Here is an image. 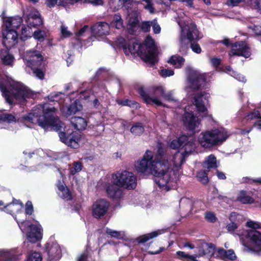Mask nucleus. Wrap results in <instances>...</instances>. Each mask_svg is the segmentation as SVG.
<instances>
[{"instance_id":"1","label":"nucleus","mask_w":261,"mask_h":261,"mask_svg":"<svg viewBox=\"0 0 261 261\" xmlns=\"http://www.w3.org/2000/svg\"><path fill=\"white\" fill-rule=\"evenodd\" d=\"M56 109L48 103L39 105L33 112L18 117V123H37L44 130L59 131L62 127L61 122L55 116Z\"/></svg>"},{"instance_id":"4","label":"nucleus","mask_w":261,"mask_h":261,"mask_svg":"<svg viewBox=\"0 0 261 261\" xmlns=\"http://www.w3.org/2000/svg\"><path fill=\"white\" fill-rule=\"evenodd\" d=\"M228 137L224 129H215L201 133L198 137V141L202 147L211 148L221 145Z\"/></svg>"},{"instance_id":"33","label":"nucleus","mask_w":261,"mask_h":261,"mask_svg":"<svg viewBox=\"0 0 261 261\" xmlns=\"http://www.w3.org/2000/svg\"><path fill=\"white\" fill-rule=\"evenodd\" d=\"M237 199L243 204H251L254 202L253 198L244 190L240 192Z\"/></svg>"},{"instance_id":"26","label":"nucleus","mask_w":261,"mask_h":261,"mask_svg":"<svg viewBox=\"0 0 261 261\" xmlns=\"http://www.w3.org/2000/svg\"><path fill=\"white\" fill-rule=\"evenodd\" d=\"M82 109L83 106L81 101L79 99H76L67 107L65 115L66 117L71 116L81 111Z\"/></svg>"},{"instance_id":"55","label":"nucleus","mask_w":261,"mask_h":261,"mask_svg":"<svg viewBox=\"0 0 261 261\" xmlns=\"http://www.w3.org/2000/svg\"><path fill=\"white\" fill-rule=\"evenodd\" d=\"M45 4L49 8L55 7L56 4H58L59 6L63 5L61 0L59 1V0H46Z\"/></svg>"},{"instance_id":"2","label":"nucleus","mask_w":261,"mask_h":261,"mask_svg":"<svg viewBox=\"0 0 261 261\" xmlns=\"http://www.w3.org/2000/svg\"><path fill=\"white\" fill-rule=\"evenodd\" d=\"M0 90L10 105L16 103L24 105L27 98L34 96L33 92L28 87L18 82L10 83L7 76L0 75Z\"/></svg>"},{"instance_id":"64","label":"nucleus","mask_w":261,"mask_h":261,"mask_svg":"<svg viewBox=\"0 0 261 261\" xmlns=\"http://www.w3.org/2000/svg\"><path fill=\"white\" fill-rule=\"evenodd\" d=\"M248 119H253L258 118L259 119L261 117L260 112L258 111H254L250 113L248 115Z\"/></svg>"},{"instance_id":"44","label":"nucleus","mask_w":261,"mask_h":261,"mask_svg":"<svg viewBox=\"0 0 261 261\" xmlns=\"http://www.w3.org/2000/svg\"><path fill=\"white\" fill-rule=\"evenodd\" d=\"M117 103L119 105L128 106L130 108H137V105L138 104V103L136 101L131 100L128 99L117 100Z\"/></svg>"},{"instance_id":"16","label":"nucleus","mask_w":261,"mask_h":261,"mask_svg":"<svg viewBox=\"0 0 261 261\" xmlns=\"http://www.w3.org/2000/svg\"><path fill=\"white\" fill-rule=\"evenodd\" d=\"M190 87L193 90H199L203 88L206 83L205 75L196 72L191 73L188 77Z\"/></svg>"},{"instance_id":"10","label":"nucleus","mask_w":261,"mask_h":261,"mask_svg":"<svg viewBox=\"0 0 261 261\" xmlns=\"http://www.w3.org/2000/svg\"><path fill=\"white\" fill-rule=\"evenodd\" d=\"M181 121L186 129L192 133L195 132V129L200 124V120L192 111L188 112L185 109L184 113L181 117Z\"/></svg>"},{"instance_id":"35","label":"nucleus","mask_w":261,"mask_h":261,"mask_svg":"<svg viewBox=\"0 0 261 261\" xmlns=\"http://www.w3.org/2000/svg\"><path fill=\"white\" fill-rule=\"evenodd\" d=\"M111 26L117 29H121L124 28L123 20L119 13L115 14L112 21L111 22Z\"/></svg>"},{"instance_id":"22","label":"nucleus","mask_w":261,"mask_h":261,"mask_svg":"<svg viewBox=\"0 0 261 261\" xmlns=\"http://www.w3.org/2000/svg\"><path fill=\"white\" fill-rule=\"evenodd\" d=\"M216 256L224 260L233 261L237 256L232 249L225 250L222 248H219L216 252Z\"/></svg>"},{"instance_id":"34","label":"nucleus","mask_w":261,"mask_h":261,"mask_svg":"<svg viewBox=\"0 0 261 261\" xmlns=\"http://www.w3.org/2000/svg\"><path fill=\"white\" fill-rule=\"evenodd\" d=\"M153 91L154 93H158L167 101H174L172 94L170 93H165V90L162 86H155L153 87Z\"/></svg>"},{"instance_id":"59","label":"nucleus","mask_w":261,"mask_h":261,"mask_svg":"<svg viewBox=\"0 0 261 261\" xmlns=\"http://www.w3.org/2000/svg\"><path fill=\"white\" fill-rule=\"evenodd\" d=\"M29 30L28 29L23 26L21 28V35L20 36V39L23 41H25L28 38L31 37L30 35L27 34V32Z\"/></svg>"},{"instance_id":"25","label":"nucleus","mask_w":261,"mask_h":261,"mask_svg":"<svg viewBox=\"0 0 261 261\" xmlns=\"http://www.w3.org/2000/svg\"><path fill=\"white\" fill-rule=\"evenodd\" d=\"M10 49H2L0 50V59L2 63L5 65H12L14 60V56L10 54Z\"/></svg>"},{"instance_id":"3","label":"nucleus","mask_w":261,"mask_h":261,"mask_svg":"<svg viewBox=\"0 0 261 261\" xmlns=\"http://www.w3.org/2000/svg\"><path fill=\"white\" fill-rule=\"evenodd\" d=\"M169 166L168 160L165 156V152L162 147H158L157 152L153 156V152L147 150L143 156L142 159L138 161L135 164V168L137 172H146L150 171L152 168L157 166V164H166Z\"/></svg>"},{"instance_id":"36","label":"nucleus","mask_w":261,"mask_h":261,"mask_svg":"<svg viewBox=\"0 0 261 261\" xmlns=\"http://www.w3.org/2000/svg\"><path fill=\"white\" fill-rule=\"evenodd\" d=\"M18 116L11 113H3L0 115V121L13 123L17 122Z\"/></svg>"},{"instance_id":"50","label":"nucleus","mask_w":261,"mask_h":261,"mask_svg":"<svg viewBox=\"0 0 261 261\" xmlns=\"http://www.w3.org/2000/svg\"><path fill=\"white\" fill-rule=\"evenodd\" d=\"M192 152H190L187 150H184V151L181 153V156L179 159V163L177 165L176 163H174L175 166L176 167H180L185 162L186 158L192 153Z\"/></svg>"},{"instance_id":"17","label":"nucleus","mask_w":261,"mask_h":261,"mask_svg":"<svg viewBox=\"0 0 261 261\" xmlns=\"http://www.w3.org/2000/svg\"><path fill=\"white\" fill-rule=\"evenodd\" d=\"M209 97V93L204 91L200 92L194 95L193 97V103L196 106L197 111L199 113H204L207 111L203 99L208 102Z\"/></svg>"},{"instance_id":"40","label":"nucleus","mask_w":261,"mask_h":261,"mask_svg":"<svg viewBox=\"0 0 261 261\" xmlns=\"http://www.w3.org/2000/svg\"><path fill=\"white\" fill-rule=\"evenodd\" d=\"M130 132L135 136H140L144 132V127L141 122H136L132 126Z\"/></svg>"},{"instance_id":"5","label":"nucleus","mask_w":261,"mask_h":261,"mask_svg":"<svg viewBox=\"0 0 261 261\" xmlns=\"http://www.w3.org/2000/svg\"><path fill=\"white\" fill-rule=\"evenodd\" d=\"M157 164V166L152 167L150 171L146 172H138L145 175L153 174L155 176L154 181L160 188L167 186L170 180V175L168 173L169 166L166 164Z\"/></svg>"},{"instance_id":"45","label":"nucleus","mask_w":261,"mask_h":261,"mask_svg":"<svg viewBox=\"0 0 261 261\" xmlns=\"http://www.w3.org/2000/svg\"><path fill=\"white\" fill-rule=\"evenodd\" d=\"M195 146V143L193 141H189V138L187 136L186 139L183 142L182 145V149L184 150H187L190 151V152H193Z\"/></svg>"},{"instance_id":"18","label":"nucleus","mask_w":261,"mask_h":261,"mask_svg":"<svg viewBox=\"0 0 261 261\" xmlns=\"http://www.w3.org/2000/svg\"><path fill=\"white\" fill-rule=\"evenodd\" d=\"M140 58L146 63L149 64L150 66H154L158 62V52L157 48H151L147 51L143 50L141 52Z\"/></svg>"},{"instance_id":"48","label":"nucleus","mask_w":261,"mask_h":261,"mask_svg":"<svg viewBox=\"0 0 261 261\" xmlns=\"http://www.w3.org/2000/svg\"><path fill=\"white\" fill-rule=\"evenodd\" d=\"M204 218L207 222L210 223H215L217 220L214 212L209 211L205 213Z\"/></svg>"},{"instance_id":"37","label":"nucleus","mask_w":261,"mask_h":261,"mask_svg":"<svg viewBox=\"0 0 261 261\" xmlns=\"http://www.w3.org/2000/svg\"><path fill=\"white\" fill-rule=\"evenodd\" d=\"M18 256L11 252L0 250V261H17Z\"/></svg>"},{"instance_id":"27","label":"nucleus","mask_w":261,"mask_h":261,"mask_svg":"<svg viewBox=\"0 0 261 261\" xmlns=\"http://www.w3.org/2000/svg\"><path fill=\"white\" fill-rule=\"evenodd\" d=\"M47 63L46 62L39 64L36 67H32L31 69L33 71L34 74L39 79L43 80L44 79L45 72L46 71Z\"/></svg>"},{"instance_id":"6","label":"nucleus","mask_w":261,"mask_h":261,"mask_svg":"<svg viewBox=\"0 0 261 261\" xmlns=\"http://www.w3.org/2000/svg\"><path fill=\"white\" fill-rule=\"evenodd\" d=\"M114 180L117 185L127 190L135 189L137 187V177L131 172L126 170L118 172Z\"/></svg>"},{"instance_id":"32","label":"nucleus","mask_w":261,"mask_h":261,"mask_svg":"<svg viewBox=\"0 0 261 261\" xmlns=\"http://www.w3.org/2000/svg\"><path fill=\"white\" fill-rule=\"evenodd\" d=\"M185 59L179 55H173L170 57L167 62L172 65L176 68H180L184 65Z\"/></svg>"},{"instance_id":"7","label":"nucleus","mask_w":261,"mask_h":261,"mask_svg":"<svg viewBox=\"0 0 261 261\" xmlns=\"http://www.w3.org/2000/svg\"><path fill=\"white\" fill-rule=\"evenodd\" d=\"M15 220L23 232L25 231L27 228H29L27 237L30 242L36 243L41 239V229L38 226L35 224H29L25 220L18 219L16 216L15 217Z\"/></svg>"},{"instance_id":"56","label":"nucleus","mask_w":261,"mask_h":261,"mask_svg":"<svg viewBox=\"0 0 261 261\" xmlns=\"http://www.w3.org/2000/svg\"><path fill=\"white\" fill-rule=\"evenodd\" d=\"M33 37L39 41L43 40L44 38V32L40 30L35 31L33 33Z\"/></svg>"},{"instance_id":"28","label":"nucleus","mask_w":261,"mask_h":261,"mask_svg":"<svg viewBox=\"0 0 261 261\" xmlns=\"http://www.w3.org/2000/svg\"><path fill=\"white\" fill-rule=\"evenodd\" d=\"M71 123L74 127L79 130L85 129L87 126L86 119L82 117H72L71 119Z\"/></svg>"},{"instance_id":"19","label":"nucleus","mask_w":261,"mask_h":261,"mask_svg":"<svg viewBox=\"0 0 261 261\" xmlns=\"http://www.w3.org/2000/svg\"><path fill=\"white\" fill-rule=\"evenodd\" d=\"M137 92L144 100V102L146 104L150 105L155 104L158 106H162L165 108L167 107V106L159 100L158 98L150 97L145 91L143 86L139 87L137 89Z\"/></svg>"},{"instance_id":"21","label":"nucleus","mask_w":261,"mask_h":261,"mask_svg":"<svg viewBox=\"0 0 261 261\" xmlns=\"http://www.w3.org/2000/svg\"><path fill=\"white\" fill-rule=\"evenodd\" d=\"M22 22L23 20L20 16L9 17L4 20L5 29L17 31L20 27Z\"/></svg>"},{"instance_id":"13","label":"nucleus","mask_w":261,"mask_h":261,"mask_svg":"<svg viewBox=\"0 0 261 261\" xmlns=\"http://www.w3.org/2000/svg\"><path fill=\"white\" fill-rule=\"evenodd\" d=\"M110 203L106 200L99 199L92 205V215L95 218L100 219L108 212Z\"/></svg>"},{"instance_id":"53","label":"nucleus","mask_w":261,"mask_h":261,"mask_svg":"<svg viewBox=\"0 0 261 261\" xmlns=\"http://www.w3.org/2000/svg\"><path fill=\"white\" fill-rule=\"evenodd\" d=\"M89 254V247L87 246L83 253L77 259V261H87Z\"/></svg>"},{"instance_id":"41","label":"nucleus","mask_w":261,"mask_h":261,"mask_svg":"<svg viewBox=\"0 0 261 261\" xmlns=\"http://www.w3.org/2000/svg\"><path fill=\"white\" fill-rule=\"evenodd\" d=\"M208 170H201L197 173L196 177L198 179V180L203 185H207L209 181V179L208 177Z\"/></svg>"},{"instance_id":"15","label":"nucleus","mask_w":261,"mask_h":261,"mask_svg":"<svg viewBox=\"0 0 261 261\" xmlns=\"http://www.w3.org/2000/svg\"><path fill=\"white\" fill-rule=\"evenodd\" d=\"M246 237L249 240V250L256 252H260L261 232L256 230H251L247 231Z\"/></svg>"},{"instance_id":"46","label":"nucleus","mask_w":261,"mask_h":261,"mask_svg":"<svg viewBox=\"0 0 261 261\" xmlns=\"http://www.w3.org/2000/svg\"><path fill=\"white\" fill-rule=\"evenodd\" d=\"M41 254L38 252H34L28 255L26 261H42Z\"/></svg>"},{"instance_id":"9","label":"nucleus","mask_w":261,"mask_h":261,"mask_svg":"<svg viewBox=\"0 0 261 261\" xmlns=\"http://www.w3.org/2000/svg\"><path fill=\"white\" fill-rule=\"evenodd\" d=\"M23 60L27 66L30 68L46 62L41 53L36 49L26 51L24 53Z\"/></svg>"},{"instance_id":"31","label":"nucleus","mask_w":261,"mask_h":261,"mask_svg":"<svg viewBox=\"0 0 261 261\" xmlns=\"http://www.w3.org/2000/svg\"><path fill=\"white\" fill-rule=\"evenodd\" d=\"M139 22L140 21L137 15H135L129 17L128 30L130 34H134L136 32V29L139 26Z\"/></svg>"},{"instance_id":"62","label":"nucleus","mask_w":261,"mask_h":261,"mask_svg":"<svg viewBox=\"0 0 261 261\" xmlns=\"http://www.w3.org/2000/svg\"><path fill=\"white\" fill-rule=\"evenodd\" d=\"M246 226H248V227L253 229V230H255L256 229L261 228V226L259 223L254 222L252 221H249L247 222Z\"/></svg>"},{"instance_id":"38","label":"nucleus","mask_w":261,"mask_h":261,"mask_svg":"<svg viewBox=\"0 0 261 261\" xmlns=\"http://www.w3.org/2000/svg\"><path fill=\"white\" fill-rule=\"evenodd\" d=\"M202 246L204 249L201 251V253L203 255L207 254L211 256L216 252V246L213 243H205Z\"/></svg>"},{"instance_id":"39","label":"nucleus","mask_w":261,"mask_h":261,"mask_svg":"<svg viewBox=\"0 0 261 261\" xmlns=\"http://www.w3.org/2000/svg\"><path fill=\"white\" fill-rule=\"evenodd\" d=\"M186 135H182L177 139L173 140L170 144V147L173 149H182L183 142L186 139Z\"/></svg>"},{"instance_id":"61","label":"nucleus","mask_w":261,"mask_h":261,"mask_svg":"<svg viewBox=\"0 0 261 261\" xmlns=\"http://www.w3.org/2000/svg\"><path fill=\"white\" fill-rule=\"evenodd\" d=\"M151 26H152L153 31L154 34H157L160 33L161 27L155 19L152 21Z\"/></svg>"},{"instance_id":"54","label":"nucleus","mask_w":261,"mask_h":261,"mask_svg":"<svg viewBox=\"0 0 261 261\" xmlns=\"http://www.w3.org/2000/svg\"><path fill=\"white\" fill-rule=\"evenodd\" d=\"M160 74L162 77H166L174 75V72L172 69H163L161 70Z\"/></svg>"},{"instance_id":"63","label":"nucleus","mask_w":261,"mask_h":261,"mask_svg":"<svg viewBox=\"0 0 261 261\" xmlns=\"http://www.w3.org/2000/svg\"><path fill=\"white\" fill-rule=\"evenodd\" d=\"M73 166L74 173L79 172L82 170L83 165L82 162L80 161L74 162L73 163Z\"/></svg>"},{"instance_id":"60","label":"nucleus","mask_w":261,"mask_h":261,"mask_svg":"<svg viewBox=\"0 0 261 261\" xmlns=\"http://www.w3.org/2000/svg\"><path fill=\"white\" fill-rule=\"evenodd\" d=\"M190 47L192 51L196 54H200L201 52V47L197 43L191 42Z\"/></svg>"},{"instance_id":"11","label":"nucleus","mask_w":261,"mask_h":261,"mask_svg":"<svg viewBox=\"0 0 261 261\" xmlns=\"http://www.w3.org/2000/svg\"><path fill=\"white\" fill-rule=\"evenodd\" d=\"M119 47L123 49V52L126 56H129V54H137L140 57L141 52H143V47L136 42H133L132 44L129 41H127L123 38H121L118 40Z\"/></svg>"},{"instance_id":"30","label":"nucleus","mask_w":261,"mask_h":261,"mask_svg":"<svg viewBox=\"0 0 261 261\" xmlns=\"http://www.w3.org/2000/svg\"><path fill=\"white\" fill-rule=\"evenodd\" d=\"M162 232L161 230L154 231L138 237L137 238V241L139 244H144L150 240L158 237L162 234Z\"/></svg>"},{"instance_id":"8","label":"nucleus","mask_w":261,"mask_h":261,"mask_svg":"<svg viewBox=\"0 0 261 261\" xmlns=\"http://www.w3.org/2000/svg\"><path fill=\"white\" fill-rule=\"evenodd\" d=\"M59 137L61 141L68 147L77 149L80 146L81 135L76 131L61 132Z\"/></svg>"},{"instance_id":"42","label":"nucleus","mask_w":261,"mask_h":261,"mask_svg":"<svg viewBox=\"0 0 261 261\" xmlns=\"http://www.w3.org/2000/svg\"><path fill=\"white\" fill-rule=\"evenodd\" d=\"M203 167L208 170L211 168H216L217 166L216 163V158L215 155L213 154L209 155L207 160L203 163Z\"/></svg>"},{"instance_id":"52","label":"nucleus","mask_w":261,"mask_h":261,"mask_svg":"<svg viewBox=\"0 0 261 261\" xmlns=\"http://www.w3.org/2000/svg\"><path fill=\"white\" fill-rule=\"evenodd\" d=\"M145 45L147 47V49H150L151 48H156L154 45V40L150 36L146 37L145 40Z\"/></svg>"},{"instance_id":"49","label":"nucleus","mask_w":261,"mask_h":261,"mask_svg":"<svg viewBox=\"0 0 261 261\" xmlns=\"http://www.w3.org/2000/svg\"><path fill=\"white\" fill-rule=\"evenodd\" d=\"M151 24L152 21H144L142 22L141 24L139 25V28H140L143 32L147 33L150 32Z\"/></svg>"},{"instance_id":"12","label":"nucleus","mask_w":261,"mask_h":261,"mask_svg":"<svg viewBox=\"0 0 261 261\" xmlns=\"http://www.w3.org/2000/svg\"><path fill=\"white\" fill-rule=\"evenodd\" d=\"M251 55V49L246 41L237 42L232 44L229 56H237L248 58Z\"/></svg>"},{"instance_id":"47","label":"nucleus","mask_w":261,"mask_h":261,"mask_svg":"<svg viewBox=\"0 0 261 261\" xmlns=\"http://www.w3.org/2000/svg\"><path fill=\"white\" fill-rule=\"evenodd\" d=\"M133 0H119V7L129 11L132 6Z\"/></svg>"},{"instance_id":"29","label":"nucleus","mask_w":261,"mask_h":261,"mask_svg":"<svg viewBox=\"0 0 261 261\" xmlns=\"http://www.w3.org/2000/svg\"><path fill=\"white\" fill-rule=\"evenodd\" d=\"M48 255V258L50 261L59 258L61 254V249L57 245H53L50 247H46Z\"/></svg>"},{"instance_id":"58","label":"nucleus","mask_w":261,"mask_h":261,"mask_svg":"<svg viewBox=\"0 0 261 261\" xmlns=\"http://www.w3.org/2000/svg\"><path fill=\"white\" fill-rule=\"evenodd\" d=\"M71 44L72 46L74 48L82 47V43L81 40L79 38V37H76V36L72 39Z\"/></svg>"},{"instance_id":"24","label":"nucleus","mask_w":261,"mask_h":261,"mask_svg":"<svg viewBox=\"0 0 261 261\" xmlns=\"http://www.w3.org/2000/svg\"><path fill=\"white\" fill-rule=\"evenodd\" d=\"M199 32L196 24L194 22L190 23L188 26L187 38L190 42L197 41L200 38L199 37Z\"/></svg>"},{"instance_id":"57","label":"nucleus","mask_w":261,"mask_h":261,"mask_svg":"<svg viewBox=\"0 0 261 261\" xmlns=\"http://www.w3.org/2000/svg\"><path fill=\"white\" fill-rule=\"evenodd\" d=\"M62 198L67 201L72 200L73 199L71 192L66 188V189L62 192Z\"/></svg>"},{"instance_id":"20","label":"nucleus","mask_w":261,"mask_h":261,"mask_svg":"<svg viewBox=\"0 0 261 261\" xmlns=\"http://www.w3.org/2000/svg\"><path fill=\"white\" fill-rule=\"evenodd\" d=\"M120 188L114 181L113 184H109L107 186L106 192L110 197L113 199H120L123 195V191Z\"/></svg>"},{"instance_id":"43","label":"nucleus","mask_w":261,"mask_h":261,"mask_svg":"<svg viewBox=\"0 0 261 261\" xmlns=\"http://www.w3.org/2000/svg\"><path fill=\"white\" fill-rule=\"evenodd\" d=\"M28 23L29 27L37 28L43 24V21L41 17H36L35 19L28 18Z\"/></svg>"},{"instance_id":"51","label":"nucleus","mask_w":261,"mask_h":261,"mask_svg":"<svg viewBox=\"0 0 261 261\" xmlns=\"http://www.w3.org/2000/svg\"><path fill=\"white\" fill-rule=\"evenodd\" d=\"M34 212V207L32 201L28 200L25 204V214L27 215H32Z\"/></svg>"},{"instance_id":"23","label":"nucleus","mask_w":261,"mask_h":261,"mask_svg":"<svg viewBox=\"0 0 261 261\" xmlns=\"http://www.w3.org/2000/svg\"><path fill=\"white\" fill-rule=\"evenodd\" d=\"M110 25L105 22H98L92 27V31L98 36H102L109 34Z\"/></svg>"},{"instance_id":"14","label":"nucleus","mask_w":261,"mask_h":261,"mask_svg":"<svg viewBox=\"0 0 261 261\" xmlns=\"http://www.w3.org/2000/svg\"><path fill=\"white\" fill-rule=\"evenodd\" d=\"M3 44L7 49H11L18 43V34L14 30L5 29L3 31Z\"/></svg>"}]
</instances>
